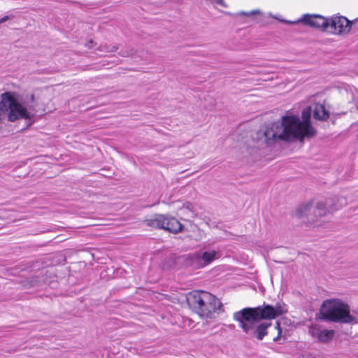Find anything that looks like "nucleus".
Segmentation results:
<instances>
[{
	"label": "nucleus",
	"instance_id": "1",
	"mask_svg": "<svg viewBox=\"0 0 358 358\" xmlns=\"http://www.w3.org/2000/svg\"><path fill=\"white\" fill-rule=\"evenodd\" d=\"M311 110V107L303 110L302 120L295 115L282 116L280 122L260 129L256 133L255 139L261 144L272 145L278 140H299L303 142L305 138L314 137L316 129L310 122Z\"/></svg>",
	"mask_w": 358,
	"mask_h": 358
},
{
	"label": "nucleus",
	"instance_id": "2",
	"mask_svg": "<svg viewBox=\"0 0 358 358\" xmlns=\"http://www.w3.org/2000/svg\"><path fill=\"white\" fill-rule=\"evenodd\" d=\"M36 106L34 94L26 96L22 101H19L13 92H7L1 95L0 123L6 114L8 120L15 122L20 119L30 120L34 114L32 110Z\"/></svg>",
	"mask_w": 358,
	"mask_h": 358
},
{
	"label": "nucleus",
	"instance_id": "3",
	"mask_svg": "<svg viewBox=\"0 0 358 358\" xmlns=\"http://www.w3.org/2000/svg\"><path fill=\"white\" fill-rule=\"evenodd\" d=\"M187 302L191 309L200 317L212 318L222 312V303L213 294L194 290L187 295Z\"/></svg>",
	"mask_w": 358,
	"mask_h": 358
},
{
	"label": "nucleus",
	"instance_id": "4",
	"mask_svg": "<svg viewBox=\"0 0 358 358\" xmlns=\"http://www.w3.org/2000/svg\"><path fill=\"white\" fill-rule=\"evenodd\" d=\"M346 203L344 198L334 196L321 201H310L301 204L296 210L299 217H306L308 222H315L319 217L325 216L341 208Z\"/></svg>",
	"mask_w": 358,
	"mask_h": 358
},
{
	"label": "nucleus",
	"instance_id": "5",
	"mask_svg": "<svg viewBox=\"0 0 358 358\" xmlns=\"http://www.w3.org/2000/svg\"><path fill=\"white\" fill-rule=\"evenodd\" d=\"M320 312L323 319L331 322L345 324L357 322L355 317L350 315L349 306L338 299L324 301Z\"/></svg>",
	"mask_w": 358,
	"mask_h": 358
},
{
	"label": "nucleus",
	"instance_id": "6",
	"mask_svg": "<svg viewBox=\"0 0 358 358\" xmlns=\"http://www.w3.org/2000/svg\"><path fill=\"white\" fill-rule=\"evenodd\" d=\"M276 317L273 306L265 305L256 308H245L234 313V320H245L248 322H255L256 320H272Z\"/></svg>",
	"mask_w": 358,
	"mask_h": 358
},
{
	"label": "nucleus",
	"instance_id": "7",
	"mask_svg": "<svg viewBox=\"0 0 358 358\" xmlns=\"http://www.w3.org/2000/svg\"><path fill=\"white\" fill-rule=\"evenodd\" d=\"M145 224L150 227L164 229L173 234H178L182 229V224L175 217L162 214H156L144 220Z\"/></svg>",
	"mask_w": 358,
	"mask_h": 358
},
{
	"label": "nucleus",
	"instance_id": "8",
	"mask_svg": "<svg viewBox=\"0 0 358 358\" xmlns=\"http://www.w3.org/2000/svg\"><path fill=\"white\" fill-rule=\"evenodd\" d=\"M239 323V327L246 334H250L252 337L262 341L268 334L267 329L271 327V323L256 320L255 322H248L245 320H236Z\"/></svg>",
	"mask_w": 358,
	"mask_h": 358
},
{
	"label": "nucleus",
	"instance_id": "9",
	"mask_svg": "<svg viewBox=\"0 0 358 358\" xmlns=\"http://www.w3.org/2000/svg\"><path fill=\"white\" fill-rule=\"evenodd\" d=\"M352 23L345 17L333 16L329 18L327 32L337 35L347 34L350 32Z\"/></svg>",
	"mask_w": 358,
	"mask_h": 358
},
{
	"label": "nucleus",
	"instance_id": "10",
	"mask_svg": "<svg viewBox=\"0 0 358 358\" xmlns=\"http://www.w3.org/2000/svg\"><path fill=\"white\" fill-rule=\"evenodd\" d=\"M222 255L220 250H209L203 252L202 254L194 253L189 256L191 265L196 268H203L214 260L219 259Z\"/></svg>",
	"mask_w": 358,
	"mask_h": 358
},
{
	"label": "nucleus",
	"instance_id": "11",
	"mask_svg": "<svg viewBox=\"0 0 358 358\" xmlns=\"http://www.w3.org/2000/svg\"><path fill=\"white\" fill-rule=\"evenodd\" d=\"M309 334L321 343H328L331 341L335 334L334 330L323 329L318 324H313L308 330Z\"/></svg>",
	"mask_w": 358,
	"mask_h": 358
},
{
	"label": "nucleus",
	"instance_id": "12",
	"mask_svg": "<svg viewBox=\"0 0 358 358\" xmlns=\"http://www.w3.org/2000/svg\"><path fill=\"white\" fill-rule=\"evenodd\" d=\"M300 22H304V24L310 25L313 27L321 29L323 31H327V26L329 24V18H325L322 15H305Z\"/></svg>",
	"mask_w": 358,
	"mask_h": 358
},
{
	"label": "nucleus",
	"instance_id": "13",
	"mask_svg": "<svg viewBox=\"0 0 358 358\" xmlns=\"http://www.w3.org/2000/svg\"><path fill=\"white\" fill-rule=\"evenodd\" d=\"M313 117L318 120H326L329 117V112L326 110L324 105L315 103L313 108Z\"/></svg>",
	"mask_w": 358,
	"mask_h": 358
},
{
	"label": "nucleus",
	"instance_id": "14",
	"mask_svg": "<svg viewBox=\"0 0 358 358\" xmlns=\"http://www.w3.org/2000/svg\"><path fill=\"white\" fill-rule=\"evenodd\" d=\"M181 215L192 217L194 215V206L189 202H186L183 204L182 207L179 209Z\"/></svg>",
	"mask_w": 358,
	"mask_h": 358
},
{
	"label": "nucleus",
	"instance_id": "15",
	"mask_svg": "<svg viewBox=\"0 0 358 358\" xmlns=\"http://www.w3.org/2000/svg\"><path fill=\"white\" fill-rule=\"evenodd\" d=\"M118 50V46L116 45H100L97 48V50L99 52H103L105 53H110L114 52Z\"/></svg>",
	"mask_w": 358,
	"mask_h": 358
},
{
	"label": "nucleus",
	"instance_id": "16",
	"mask_svg": "<svg viewBox=\"0 0 358 358\" xmlns=\"http://www.w3.org/2000/svg\"><path fill=\"white\" fill-rule=\"evenodd\" d=\"M273 309L274 313L276 315V317L287 312L285 304L283 303H277L273 307Z\"/></svg>",
	"mask_w": 358,
	"mask_h": 358
},
{
	"label": "nucleus",
	"instance_id": "17",
	"mask_svg": "<svg viewBox=\"0 0 358 358\" xmlns=\"http://www.w3.org/2000/svg\"><path fill=\"white\" fill-rule=\"evenodd\" d=\"M257 13H259V10H253L252 11H250V12H241L239 13L238 15H245V16H247V17H250L252 15H254L255 14H257Z\"/></svg>",
	"mask_w": 358,
	"mask_h": 358
},
{
	"label": "nucleus",
	"instance_id": "18",
	"mask_svg": "<svg viewBox=\"0 0 358 358\" xmlns=\"http://www.w3.org/2000/svg\"><path fill=\"white\" fill-rule=\"evenodd\" d=\"M134 52H135V51H134V49H129V50L121 51L120 52V55L122 57H129V56H131V55H134Z\"/></svg>",
	"mask_w": 358,
	"mask_h": 358
},
{
	"label": "nucleus",
	"instance_id": "19",
	"mask_svg": "<svg viewBox=\"0 0 358 358\" xmlns=\"http://www.w3.org/2000/svg\"><path fill=\"white\" fill-rule=\"evenodd\" d=\"M94 44V41L92 40H90L87 43H86V47L91 49L92 48V45Z\"/></svg>",
	"mask_w": 358,
	"mask_h": 358
},
{
	"label": "nucleus",
	"instance_id": "20",
	"mask_svg": "<svg viewBox=\"0 0 358 358\" xmlns=\"http://www.w3.org/2000/svg\"><path fill=\"white\" fill-rule=\"evenodd\" d=\"M9 18H10V17L8 15H6V16L3 17L2 18L0 19V23H3L4 22L7 21Z\"/></svg>",
	"mask_w": 358,
	"mask_h": 358
},
{
	"label": "nucleus",
	"instance_id": "21",
	"mask_svg": "<svg viewBox=\"0 0 358 358\" xmlns=\"http://www.w3.org/2000/svg\"><path fill=\"white\" fill-rule=\"evenodd\" d=\"M355 313L357 315L355 317L357 322H351L350 324H358V309L354 311Z\"/></svg>",
	"mask_w": 358,
	"mask_h": 358
},
{
	"label": "nucleus",
	"instance_id": "22",
	"mask_svg": "<svg viewBox=\"0 0 358 358\" xmlns=\"http://www.w3.org/2000/svg\"><path fill=\"white\" fill-rule=\"evenodd\" d=\"M286 23H288V24H294L295 23V22H290V21H285Z\"/></svg>",
	"mask_w": 358,
	"mask_h": 358
},
{
	"label": "nucleus",
	"instance_id": "23",
	"mask_svg": "<svg viewBox=\"0 0 358 358\" xmlns=\"http://www.w3.org/2000/svg\"><path fill=\"white\" fill-rule=\"evenodd\" d=\"M278 337H276V338H273V341H276L278 340Z\"/></svg>",
	"mask_w": 358,
	"mask_h": 358
},
{
	"label": "nucleus",
	"instance_id": "24",
	"mask_svg": "<svg viewBox=\"0 0 358 358\" xmlns=\"http://www.w3.org/2000/svg\"><path fill=\"white\" fill-rule=\"evenodd\" d=\"M280 324L278 322H277V327H279Z\"/></svg>",
	"mask_w": 358,
	"mask_h": 358
}]
</instances>
